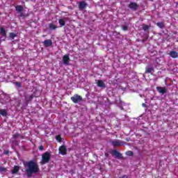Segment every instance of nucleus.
Here are the masks:
<instances>
[{
  "label": "nucleus",
  "instance_id": "nucleus-19",
  "mask_svg": "<svg viewBox=\"0 0 178 178\" xmlns=\"http://www.w3.org/2000/svg\"><path fill=\"white\" fill-rule=\"evenodd\" d=\"M49 29L51 30H55V29H56V26L54 25V24H49Z\"/></svg>",
  "mask_w": 178,
  "mask_h": 178
},
{
  "label": "nucleus",
  "instance_id": "nucleus-16",
  "mask_svg": "<svg viewBox=\"0 0 178 178\" xmlns=\"http://www.w3.org/2000/svg\"><path fill=\"white\" fill-rule=\"evenodd\" d=\"M0 33L3 36L6 35V31H5V29H3V28L0 29Z\"/></svg>",
  "mask_w": 178,
  "mask_h": 178
},
{
  "label": "nucleus",
  "instance_id": "nucleus-18",
  "mask_svg": "<svg viewBox=\"0 0 178 178\" xmlns=\"http://www.w3.org/2000/svg\"><path fill=\"white\" fill-rule=\"evenodd\" d=\"M154 72V68L149 67L146 70V73H152Z\"/></svg>",
  "mask_w": 178,
  "mask_h": 178
},
{
  "label": "nucleus",
  "instance_id": "nucleus-32",
  "mask_svg": "<svg viewBox=\"0 0 178 178\" xmlns=\"http://www.w3.org/2000/svg\"><path fill=\"white\" fill-rule=\"evenodd\" d=\"M142 105H143V106H145V104H143Z\"/></svg>",
  "mask_w": 178,
  "mask_h": 178
},
{
  "label": "nucleus",
  "instance_id": "nucleus-25",
  "mask_svg": "<svg viewBox=\"0 0 178 178\" xmlns=\"http://www.w3.org/2000/svg\"><path fill=\"white\" fill-rule=\"evenodd\" d=\"M148 29H149V26H148V25H144L143 26V30H148Z\"/></svg>",
  "mask_w": 178,
  "mask_h": 178
},
{
  "label": "nucleus",
  "instance_id": "nucleus-20",
  "mask_svg": "<svg viewBox=\"0 0 178 178\" xmlns=\"http://www.w3.org/2000/svg\"><path fill=\"white\" fill-rule=\"evenodd\" d=\"M33 99V95H30L26 97V101L29 102V101H31Z\"/></svg>",
  "mask_w": 178,
  "mask_h": 178
},
{
  "label": "nucleus",
  "instance_id": "nucleus-6",
  "mask_svg": "<svg viewBox=\"0 0 178 178\" xmlns=\"http://www.w3.org/2000/svg\"><path fill=\"white\" fill-rule=\"evenodd\" d=\"M44 47H51L52 45V40H46L43 42Z\"/></svg>",
  "mask_w": 178,
  "mask_h": 178
},
{
  "label": "nucleus",
  "instance_id": "nucleus-21",
  "mask_svg": "<svg viewBox=\"0 0 178 178\" xmlns=\"http://www.w3.org/2000/svg\"><path fill=\"white\" fill-rule=\"evenodd\" d=\"M56 139L57 140V141H58V143H60L62 141V138H60V136L59 135L56 136Z\"/></svg>",
  "mask_w": 178,
  "mask_h": 178
},
{
  "label": "nucleus",
  "instance_id": "nucleus-29",
  "mask_svg": "<svg viewBox=\"0 0 178 178\" xmlns=\"http://www.w3.org/2000/svg\"><path fill=\"white\" fill-rule=\"evenodd\" d=\"M4 154H5L6 155H8V154H9V152H8V151H4Z\"/></svg>",
  "mask_w": 178,
  "mask_h": 178
},
{
  "label": "nucleus",
  "instance_id": "nucleus-12",
  "mask_svg": "<svg viewBox=\"0 0 178 178\" xmlns=\"http://www.w3.org/2000/svg\"><path fill=\"white\" fill-rule=\"evenodd\" d=\"M170 56H171V58H177L178 54L177 52L172 51L170 52Z\"/></svg>",
  "mask_w": 178,
  "mask_h": 178
},
{
  "label": "nucleus",
  "instance_id": "nucleus-10",
  "mask_svg": "<svg viewBox=\"0 0 178 178\" xmlns=\"http://www.w3.org/2000/svg\"><path fill=\"white\" fill-rule=\"evenodd\" d=\"M156 90L160 92V94H165V92H166V88H165L157 87Z\"/></svg>",
  "mask_w": 178,
  "mask_h": 178
},
{
  "label": "nucleus",
  "instance_id": "nucleus-11",
  "mask_svg": "<svg viewBox=\"0 0 178 178\" xmlns=\"http://www.w3.org/2000/svg\"><path fill=\"white\" fill-rule=\"evenodd\" d=\"M86 6H87V3H86V2L81 1L79 3V9L81 10L84 9V8H86Z\"/></svg>",
  "mask_w": 178,
  "mask_h": 178
},
{
  "label": "nucleus",
  "instance_id": "nucleus-3",
  "mask_svg": "<svg viewBox=\"0 0 178 178\" xmlns=\"http://www.w3.org/2000/svg\"><path fill=\"white\" fill-rule=\"evenodd\" d=\"M63 62L65 66H69V65H70V57H69V54H65L63 56Z\"/></svg>",
  "mask_w": 178,
  "mask_h": 178
},
{
  "label": "nucleus",
  "instance_id": "nucleus-23",
  "mask_svg": "<svg viewBox=\"0 0 178 178\" xmlns=\"http://www.w3.org/2000/svg\"><path fill=\"white\" fill-rule=\"evenodd\" d=\"M10 38H15V37H16V33H10Z\"/></svg>",
  "mask_w": 178,
  "mask_h": 178
},
{
  "label": "nucleus",
  "instance_id": "nucleus-31",
  "mask_svg": "<svg viewBox=\"0 0 178 178\" xmlns=\"http://www.w3.org/2000/svg\"><path fill=\"white\" fill-rule=\"evenodd\" d=\"M17 85L20 86V83H17Z\"/></svg>",
  "mask_w": 178,
  "mask_h": 178
},
{
  "label": "nucleus",
  "instance_id": "nucleus-14",
  "mask_svg": "<svg viewBox=\"0 0 178 178\" xmlns=\"http://www.w3.org/2000/svg\"><path fill=\"white\" fill-rule=\"evenodd\" d=\"M15 9H16V10H17V12H23V6H17L16 7H15Z\"/></svg>",
  "mask_w": 178,
  "mask_h": 178
},
{
  "label": "nucleus",
  "instance_id": "nucleus-4",
  "mask_svg": "<svg viewBox=\"0 0 178 178\" xmlns=\"http://www.w3.org/2000/svg\"><path fill=\"white\" fill-rule=\"evenodd\" d=\"M81 99H82L81 96H80L79 95H75L71 97V100L74 104H77V102H80V101H81Z\"/></svg>",
  "mask_w": 178,
  "mask_h": 178
},
{
  "label": "nucleus",
  "instance_id": "nucleus-24",
  "mask_svg": "<svg viewBox=\"0 0 178 178\" xmlns=\"http://www.w3.org/2000/svg\"><path fill=\"white\" fill-rule=\"evenodd\" d=\"M127 155H128L129 156H131L133 155V152L131 151H129L126 152Z\"/></svg>",
  "mask_w": 178,
  "mask_h": 178
},
{
  "label": "nucleus",
  "instance_id": "nucleus-17",
  "mask_svg": "<svg viewBox=\"0 0 178 178\" xmlns=\"http://www.w3.org/2000/svg\"><path fill=\"white\" fill-rule=\"evenodd\" d=\"M17 172H19V166H15L13 170V175H15V173H17Z\"/></svg>",
  "mask_w": 178,
  "mask_h": 178
},
{
  "label": "nucleus",
  "instance_id": "nucleus-2",
  "mask_svg": "<svg viewBox=\"0 0 178 178\" xmlns=\"http://www.w3.org/2000/svg\"><path fill=\"white\" fill-rule=\"evenodd\" d=\"M49 159H51V155L49 153H44L42 156V165H44V163H48L49 162Z\"/></svg>",
  "mask_w": 178,
  "mask_h": 178
},
{
  "label": "nucleus",
  "instance_id": "nucleus-15",
  "mask_svg": "<svg viewBox=\"0 0 178 178\" xmlns=\"http://www.w3.org/2000/svg\"><path fill=\"white\" fill-rule=\"evenodd\" d=\"M0 115H1V116H6L8 113L6 112V110L1 109L0 110Z\"/></svg>",
  "mask_w": 178,
  "mask_h": 178
},
{
  "label": "nucleus",
  "instance_id": "nucleus-8",
  "mask_svg": "<svg viewBox=\"0 0 178 178\" xmlns=\"http://www.w3.org/2000/svg\"><path fill=\"white\" fill-rule=\"evenodd\" d=\"M97 84L98 87H101L102 88H105V83H104V81H102L101 80H98L97 81Z\"/></svg>",
  "mask_w": 178,
  "mask_h": 178
},
{
  "label": "nucleus",
  "instance_id": "nucleus-1",
  "mask_svg": "<svg viewBox=\"0 0 178 178\" xmlns=\"http://www.w3.org/2000/svg\"><path fill=\"white\" fill-rule=\"evenodd\" d=\"M26 169V172L28 176H31L34 173L38 172L40 168H38V165L35 162L31 161L26 163H24Z\"/></svg>",
  "mask_w": 178,
  "mask_h": 178
},
{
  "label": "nucleus",
  "instance_id": "nucleus-5",
  "mask_svg": "<svg viewBox=\"0 0 178 178\" xmlns=\"http://www.w3.org/2000/svg\"><path fill=\"white\" fill-rule=\"evenodd\" d=\"M59 152L60 154H61L62 155H65L66 154V147L65 146H61L59 148Z\"/></svg>",
  "mask_w": 178,
  "mask_h": 178
},
{
  "label": "nucleus",
  "instance_id": "nucleus-28",
  "mask_svg": "<svg viewBox=\"0 0 178 178\" xmlns=\"http://www.w3.org/2000/svg\"><path fill=\"white\" fill-rule=\"evenodd\" d=\"M39 149L40 151H42V149H44V146H40Z\"/></svg>",
  "mask_w": 178,
  "mask_h": 178
},
{
  "label": "nucleus",
  "instance_id": "nucleus-9",
  "mask_svg": "<svg viewBox=\"0 0 178 178\" xmlns=\"http://www.w3.org/2000/svg\"><path fill=\"white\" fill-rule=\"evenodd\" d=\"M129 8H130V9H133L134 10H136V9H137V8H138V5H137V3H131L129 4Z\"/></svg>",
  "mask_w": 178,
  "mask_h": 178
},
{
  "label": "nucleus",
  "instance_id": "nucleus-7",
  "mask_svg": "<svg viewBox=\"0 0 178 178\" xmlns=\"http://www.w3.org/2000/svg\"><path fill=\"white\" fill-rule=\"evenodd\" d=\"M67 20V19H66V18H63V19H59L58 23H59L60 27H63V26H65Z\"/></svg>",
  "mask_w": 178,
  "mask_h": 178
},
{
  "label": "nucleus",
  "instance_id": "nucleus-30",
  "mask_svg": "<svg viewBox=\"0 0 178 178\" xmlns=\"http://www.w3.org/2000/svg\"><path fill=\"white\" fill-rule=\"evenodd\" d=\"M123 30H124V31H126V30H127V26H124V27H123Z\"/></svg>",
  "mask_w": 178,
  "mask_h": 178
},
{
  "label": "nucleus",
  "instance_id": "nucleus-27",
  "mask_svg": "<svg viewBox=\"0 0 178 178\" xmlns=\"http://www.w3.org/2000/svg\"><path fill=\"white\" fill-rule=\"evenodd\" d=\"M6 170V168L4 167H0V172H5Z\"/></svg>",
  "mask_w": 178,
  "mask_h": 178
},
{
  "label": "nucleus",
  "instance_id": "nucleus-22",
  "mask_svg": "<svg viewBox=\"0 0 178 178\" xmlns=\"http://www.w3.org/2000/svg\"><path fill=\"white\" fill-rule=\"evenodd\" d=\"M157 26H158V27H160V29H162V27H163V23L158 22Z\"/></svg>",
  "mask_w": 178,
  "mask_h": 178
},
{
  "label": "nucleus",
  "instance_id": "nucleus-26",
  "mask_svg": "<svg viewBox=\"0 0 178 178\" xmlns=\"http://www.w3.org/2000/svg\"><path fill=\"white\" fill-rule=\"evenodd\" d=\"M113 145H114V146L120 145V143H119V142L115 141V142L113 143Z\"/></svg>",
  "mask_w": 178,
  "mask_h": 178
},
{
  "label": "nucleus",
  "instance_id": "nucleus-13",
  "mask_svg": "<svg viewBox=\"0 0 178 178\" xmlns=\"http://www.w3.org/2000/svg\"><path fill=\"white\" fill-rule=\"evenodd\" d=\"M113 155H114L115 156H117V158H120V156H122V154H120V153H119L116 150L113 151Z\"/></svg>",
  "mask_w": 178,
  "mask_h": 178
}]
</instances>
